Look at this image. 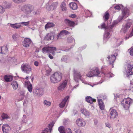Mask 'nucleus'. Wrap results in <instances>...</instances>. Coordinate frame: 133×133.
Here are the masks:
<instances>
[{
    "label": "nucleus",
    "mask_w": 133,
    "mask_h": 133,
    "mask_svg": "<svg viewBox=\"0 0 133 133\" xmlns=\"http://www.w3.org/2000/svg\"><path fill=\"white\" fill-rule=\"evenodd\" d=\"M34 8L31 5H25L22 7L21 10L25 13L24 16H27L34 11Z\"/></svg>",
    "instance_id": "nucleus-1"
},
{
    "label": "nucleus",
    "mask_w": 133,
    "mask_h": 133,
    "mask_svg": "<svg viewBox=\"0 0 133 133\" xmlns=\"http://www.w3.org/2000/svg\"><path fill=\"white\" fill-rule=\"evenodd\" d=\"M123 104V106L125 109L129 108L130 105L133 103V100L128 97L124 99L122 102Z\"/></svg>",
    "instance_id": "nucleus-2"
},
{
    "label": "nucleus",
    "mask_w": 133,
    "mask_h": 133,
    "mask_svg": "<svg viewBox=\"0 0 133 133\" xmlns=\"http://www.w3.org/2000/svg\"><path fill=\"white\" fill-rule=\"evenodd\" d=\"M99 71L97 67L93 68L87 74L89 77H92L94 76H98L99 74Z\"/></svg>",
    "instance_id": "nucleus-3"
},
{
    "label": "nucleus",
    "mask_w": 133,
    "mask_h": 133,
    "mask_svg": "<svg viewBox=\"0 0 133 133\" xmlns=\"http://www.w3.org/2000/svg\"><path fill=\"white\" fill-rule=\"evenodd\" d=\"M56 48L55 47L47 46L44 47L42 49V52L44 54L46 53H52L53 55H55Z\"/></svg>",
    "instance_id": "nucleus-4"
},
{
    "label": "nucleus",
    "mask_w": 133,
    "mask_h": 133,
    "mask_svg": "<svg viewBox=\"0 0 133 133\" xmlns=\"http://www.w3.org/2000/svg\"><path fill=\"white\" fill-rule=\"evenodd\" d=\"M21 69L22 71L27 74H29L32 71L31 66L27 64H22L21 66Z\"/></svg>",
    "instance_id": "nucleus-5"
},
{
    "label": "nucleus",
    "mask_w": 133,
    "mask_h": 133,
    "mask_svg": "<svg viewBox=\"0 0 133 133\" xmlns=\"http://www.w3.org/2000/svg\"><path fill=\"white\" fill-rule=\"evenodd\" d=\"M110 112V117L111 119H114L117 117L118 113L116 110L111 109Z\"/></svg>",
    "instance_id": "nucleus-6"
},
{
    "label": "nucleus",
    "mask_w": 133,
    "mask_h": 133,
    "mask_svg": "<svg viewBox=\"0 0 133 133\" xmlns=\"http://www.w3.org/2000/svg\"><path fill=\"white\" fill-rule=\"evenodd\" d=\"M126 71L127 73V77L130 78V77H132V76H133V65L132 66L129 65L127 67Z\"/></svg>",
    "instance_id": "nucleus-7"
},
{
    "label": "nucleus",
    "mask_w": 133,
    "mask_h": 133,
    "mask_svg": "<svg viewBox=\"0 0 133 133\" xmlns=\"http://www.w3.org/2000/svg\"><path fill=\"white\" fill-rule=\"evenodd\" d=\"M55 122L54 121H52L50 122L49 124L48 127L43 131L42 133H50L52 130V129L54 126Z\"/></svg>",
    "instance_id": "nucleus-8"
},
{
    "label": "nucleus",
    "mask_w": 133,
    "mask_h": 133,
    "mask_svg": "<svg viewBox=\"0 0 133 133\" xmlns=\"http://www.w3.org/2000/svg\"><path fill=\"white\" fill-rule=\"evenodd\" d=\"M58 77V73L57 72L54 73L50 78L51 82L54 83H57L58 82L57 78Z\"/></svg>",
    "instance_id": "nucleus-9"
},
{
    "label": "nucleus",
    "mask_w": 133,
    "mask_h": 133,
    "mask_svg": "<svg viewBox=\"0 0 133 133\" xmlns=\"http://www.w3.org/2000/svg\"><path fill=\"white\" fill-rule=\"evenodd\" d=\"M76 123L79 127H84L86 125V122L82 118H79L76 121Z\"/></svg>",
    "instance_id": "nucleus-10"
},
{
    "label": "nucleus",
    "mask_w": 133,
    "mask_h": 133,
    "mask_svg": "<svg viewBox=\"0 0 133 133\" xmlns=\"http://www.w3.org/2000/svg\"><path fill=\"white\" fill-rule=\"evenodd\" d=\"M31 42V40L29 38H25L23 42V46L27 48L29 46Z\"/></svg>",
    "instance_id": "nucleus-11"
},
{
    "label": "nucleus",
    "mask_w": 133,
    "mask_h": 133,
    "mask_svg": "<svg viewBox=\"0 0 133 133\" xmlns=\"http://www.w3.org/2000/svg\"><path fill=\"white\" fill-rule=\"evenodd\" d=\"M44 89L43 88H39L35 89L34 93L37 95L42 96L44 93Z\"/></svg>",
    "instance_id": "nucleus-12"
},
{
    "label": "nucleus",
    "mask_w": 133,
    "mask_h": 133,
    "mask_svg": "<svg viewBox=\"0 0 133 133\" xmlns=\"http://www.w3.org/2000/svg\"><path fill=\"white\" fill-rule=\"evenodd\" d=\"M2 128L3 133H8L11 130L10 127L8 124H3Z\"/></svg>",
    "instance_id": "nucleus-13"
},
{
    "label": "nucleus",
    "mask_w": 133,
    "mask_h": 133,
    "mask_svg": "<svg viewBox=\"0 0 133 133\" xmlns=\"http://www.w3.org/2000/svg\"><path fill=\"white\" fill-rule=\"evenodd\" d=\"M69 98V96H66L64 98L62 101L61 103L59 104V107L61 108H63L65 106L66 102L68 101Z\"/></svg>",
    "instance_id": "nucleus-14"
},
{
    "label": "nucleus",
    "mask_w": 133,
    "mask_h": 133,
    "mask_svg": "<svg viewBox=\"0 0 133 133\" xmlns=\"http://www.w3.org/2000/svg\"><path fill=\"white\" fill-rule=\"evenodd\" d=\"M67 81L66 80H65L62 83L60 84L59 86V90L62 91L64 90V88L66 87L67 85Z\"/></svg>",
    "instance_id": "nucleus-15"
},
{
    "label": "nucleus",
    "mask_w": 133,
    "mask_h": 133,
    "mask_svg": "<svg viewBox=\"0 0 133 133\" xmlns=\"http://www.w3.org/2000/svg\"><path fill=\"white\" fill-rule=\"evenodd\" d=\"M25 85L27 86V89L29 91L30 93L32 91V84L30 82L26 81L25 82Z\"/></svg>",
    "instance_id": "nucleus-16"
},
{
    "label": "nucleus",
    "mask_w": 133,
    "mask_h": 133,
    "mask_svg": "<svg viewBox=\"0 0 133 133\" xmlns=\"http://www.w3.org/2000/svg\"><path fill=\"white\" fill-rule=\"evenodd\" d=\"M114 25V24H113L109 27L107 26H106L105 23H103L101 25V29L103 28L105 29L106 31H108H108H109L110 30V29H111L113 28Z\"/></svg>",
    "instance_id": "nucleus-17"
},
{
    "label": "nucleus",
    "mask_w": 133,
    "mask_h": 133,
    "mask_svg": "<svg viewBox=\"0 0 133 133\" xmlns=\"http://www.w3.org/2000/svg\"><path fill=\"white\" fill-rule=\"evenodd\" d=\"M122 13L123 16L125 18L128 17L129 15V10L127 8H125L122 11Z\"/></svg>",
    "instance_id": "nucleus-18"
},
{
    "label": "nucleus",
    "mask_w": 133,
    "mask_h": 133,
    "mask_svg": "<svg viewBox=\"0 0 133 133\" xmlns=\"http://www.w3.org/2000/svg\"><path fill=\"white\" fill-rule=\"evenodd\" d=\"M74 79L75 81H77L78 79H80L81 75L78 71H75L74 74Z\"/></svg>",
    "instance_id": "nucleus-19"
},
{
    "label": "nucleus",
    "mask_w": 133,
    "mask_h": 133,
    "mask_svg": "<svg viewBox=\"0 0 133 133\" xmlns=\"http://www.w3.org/2000/svg\"><path fill=\"white\" fill-rule=\"evenodd\" d=\"M110 62V64L112 65L113 66V64L114 61L116 59V57L114 55H112L109 56L107 57Z\"/></svg>",
    "instance_id": "nucleus-20"
},
{
    "label": "nucleus",
    "mask_w": 133,
    "mask_h": 133,
    "mask_svg": "<svg viewBox=\"0 0 133 133\" xmlns=\"http://www.w3.org/2000/svg\"><path fill=\"white\" fill-rule=\"evenodd\" d=\"M9 25L12 28L14 29H19L21 27V25L19 23H15L12 24L11 23L9 24Z\"/></svg>",
    "instance_id": "nucleus-21"
},
{
    "label": "nucleus",
    "mask_w": 133,
    "mask_h": 133,
    "mask_svg": "<svg viewBox=\"0 0 133 133\" xmlns=\"http://www.w3.org/2000/svg\"><path fill=\"white\" fill-rule=\"evenodd\" d=\"M8 49L6 46H3L2 47H0V53L3 54H5L7 52Z\"/></svg>",
    "instance_id": "nucleus-22"
},
{
    "label": "nucleus",
    "mask_w": 133,
    "mask_h": 133,
    "mask_svg": "<svg viewBox=\"0 0 133 133\" xmlns=\"http://www.w3.org/2000/svg\"><path fill=\"white\" fill-rule=\"evenodd\" d=\"M99 107L101 110H103L104 108V105L103 103L102 100L100 99H98Z\"/></svg>",
    "instance_id": "nucleus-23"
},
{
    "label": "nucleus",
    "mask_w": 133,
    "mask_h": 133,
    "mask_svg": "<svg viewBox=\"0 0 133 133\" xmlns=\"http://www.w3.org/2000/svg\"><path fill=\"white\" fill-rule=\"evenodd\" d=\"M60 9L63 11H66L67 10L66 5L64 2H62L60 6Z\"/></svg>",
    "instance_id": "nucleus-24"
},
{
    "label": "nucleus",
    "mask_w": 133,
    "mask_h": 133,
    "mask_svg": "<svg viewBox=\"0 0 133 133\" xmlns=\"http://www.w3.org/2000/svg\"><path fill=\"white\" fill-rule=\"evenodd\" d=\"M81 112L84 115L87 117L89 116L90 114V113L88 111H87L86 109L84 108L81 109Z\"/></svg>",
    "instance_id": "nucleus-25"
},
{
    "label": "nucleus",
    "mask_w": 133,
    "mask_h": 133,
    "mask_svg": "<svg viewBox=\"0 0 133 133\" xmlns=\"http://www.w3.org/2000/svg\"><path fill=\"white\" fill-rule=\"evenodd\" d=\"M86 101L88 102L90 104L92 103L93 102H96V99H93L90 96H87L86 97Z\"/></svg>",
    "instance_id": "nucleus-26"
},
{
    "label": "nucleus",
    "mask_w": 133,
    "mask_h": 133,
    "mask_svg": "<svg viewBox=\"0 0 133 133\" xmlns=\"http://www.w3.org/2000/svg\"><path fill=\"white\" fill-rule=\"evenodd\" d=\"M69 6L70 8L73 10H76L77 8V5L75 3H70Z\"/></svg>",
    "instance_id": "nucleus-27"
},
{
    "label": "nucleus",
    "mask_w": 133,
    "mask_h": 133,
    "mask_svg": "<svg viewBox=\"0 0 133 133\" xmlns=\"http://www.w3.org/2000/svg\"><path fill=\"white\" fill-rule=\"evenodd\" d=\"M65 21L66 24L69 26L72 27L74 25L75 23L73 21H71L68 19H65Z\"/></svg>",
    "instance_id": "nucleus-28"
},
{
    "label": "nucleus",
    "mask_w": 133,
    "mask_h": 133,
    "mask_svg": "<svg viewBox=\"0 0 133 133\" xmlns=\"http://www.w3.org/2000/svg\"><path fill=\"white\" fill-rule=\"evenodd\" d=\"M4 78L7 82H9L12 81L13 79V77L12 76L6 75L4 76Z\"/></svg>",
    "instance_id": "nucleus-29"
},
{
    "label": "nucleus",
    "mask_w": 133,
    "mask_h": 133,
    "mask_svg": "<svg viewBox=\"0 0 133 133\" xmlns=\"http://www.w3.org/2000/svg\"><path fill=\"white\" fill-rule=\"evenodd\" d=\"M54 26V24L52 23L48 22L45 26V29L46 30L51 27Z\"/></svg>",
    "instance_id": "nucleus-30"
},
{
    "label": "nucleus",
    "mask_w": 133,
    "mask_h": 133,
    "mask_svg": "<svg viewBox=\"0 0 133 133\" xmlns=\"http://www.w3.org/2000/svg\"><path fill=\"white\" fill-rule=\"evenodd\" d=\"M51 102L47 100H44L43 102V104L46 107H48L51 106Z\"/></svg>",
    "instance_id": "nucleus-31"
},
{
    "label": "nucleus",
    "mask_w": 133,
    "mask_h": 133,
    "mask_svg": "<svg viewBox=\"0 0 133 133\" xmlns=\"http://www.w3.org/2000/svg\"><path fill=\"white\" fill-rule=\"evenodd\" d=\"M68 129H65L63 127L61 126L59 127V131L60 133H66V131H67Z\"/></svg>",
    "instance_id": "nucleus-32"
},
{
    "label": "nucleus",
    "mask_w": 133,
    "mask_h": 133,
    "mask_svg": "<svg viewBox=\"0 0 133 133\" xmlns=\"http://www.w3.org/2000/svg\"><path fill=\"white\" fill-rule=\"evenodd\" d=\"M11 85L14 89L16 90L17 88L18 85L17 82L16 81H13Z\"/></svg>",
    "instance_id": "nucleus-33"
},
{
    "label": "nucleus",
    "mask_w": 133,
    "mask_h": 133,
    "mask_svg": "<svg viewBox=\"0 0 133 133\" xmlns=\"http://www.w3.org/2000/svg\"><path fill=\"white\" fill-rule=\"evenodd\" d=\"M69 33V32L68 31L64 30H63L61 31L59 34V37L62 35H63L64 36V35H66L68 34Z\"/></svg>",
    "instance_id": "nucleus-34"
},
{
    "label": "nucleus",
    "mask_w": 133,
    "mask_h": 133,
    "mask_svg": "<svg viewBox=\"0 0 133 133\" xmlns=\"http://www.w3.org/2000/svg\"><path fill=\"white\" fill-rule=\"evenodd\" d=\"M58 6V3L57 2L54 3L51 5L50 6V10H53L55 9V7H56Z\"/></svg>",
    "instance_id": "nucleus-35"
},
{
    "label": "nucleus",
    "mask_w": 133,
    "mask_h": 133,
    "mask_svg": "<svg viewBox=\"0 0 133 133\" xmlns=\"http://www.w3.org/2000/svg\"><path fill=\"white\" fill-rule=\"evenodd\" d=\"M52 38L54 39V37L50 34H48L45 37V39L48 40H51Z\"/></svg>",
    "instance_id": "nucleus-36"
},
{
    "label": "nucleus",
    "mask_w": 133,
    "mask_h": 133,
    "mask_svg": "<svg viewBox=\"0 0 133 133\" xmlns=\"http://www.w3.org/2000/svg\"><path fill=\"white\" fill-rule=\"evenodd\" d=\"M6 7H3L2 6L0 5V14H3L5 11V9L6 8Z\"/></svg>",
    "instance_id": "nucleus-37"
},
{
    "label": "nucleus",
    "mask_w": 133,
    "mask_h": 133,
    "mask_svg": "<svg viewBox=\"0 0 133 133\" xmlns=\"http://www.w3.org/2000/svg\"><path fill=\"white\" fill-rule=\"evenodd\" d=\"M1 117L2 118V120L10 118L7 115L4 113L1 116Z\"/></svg>",
    "instance_id": "nucleus-38"
},
{
    "label": "nucleus",
    "mask_w": 133,
    "mask_h": 133,
    "mask_svg": "<svg viewBox=\"0 0 133 133\" xmlns=\"http://www.w3.org/2000/svg\"><path fill=\"white\" fill-rule=\"evenodd\" d=\"M109 14L107 12H106L104 14V15L103 17V18L105 21H106L108 20L109 18Z\"/></svg>",
    "instance_id": "nucleus-39"
},
{
    "label": "nucleus",
    "mask_w": 133,
    "mask_h": 133,
    "mask_svg": "<svg viewBox=\"0 0 133 133\" xmlns=\"http://www.w3.org/2000/svg\"><path fill=\"white\" fill-rule=\"evenodd\" d=\"M110 34L109 32H105L104 36V39H108L109 38Z\"/></svg>",
    "instance_id": "nucleus-40"
},
{
    "label": "nucleus",
    "mask_w": 133,
    "mask_h": 133,
    "mask_svg": "<svg viewBox=\"0 0 133 133\" xmlns=\"http://www.w3.org/2000/svg\"><path fill=\"white\" fill-rule=\"evenodd\" d=\"M129 29L124 26L121 30V32H123L124 33H126Z\"/></svg>",
    "instance_id": "nucleus-41"
},
{
    "label": "nucleus",
    "mask_w": 133,
    "mask_h": 133,
    "mask_svg": "<svg viewBox=\"0 0 133 133\" xmlns=\"http://www.w3.org/2000/svg\"><path fill=\"white\" fill-rule=\"evenodd\" d=\"M18 35L17 34H13L12 36V38L14 41H16L18 37Z\"/></svg>",
    "instance_id": "nucleus-42"
},
{
    "label": "nucleus",
    "mask_w": 133,
    "mask_h": 133,
    "mask_svg": "<svg viewBox=\"0 0 133 133\" xmlns=\"http://www.w3.org/2000/svg\"><path fill=\"white\" fill-rule=\"evenodd\" d=\"M29 21L27 22H22L20 23L21 25L24 26H28L29 24Z\"/></svg>",
    "instance_id": "nucleus-43"
},
{
    "label": "nucleus",
    "mask_w": 133,
    "mask_h": 133,
    "mask_svg": "<svg viewBox=\"0 0 133 133\" xmlns=\"http://www.w3.org/2000/svg\"><path fill=\"white\" fill-rule=\"evenodd\" d=\"M46 70L48 75L52 71L51 68H50L49 66H48V67L46 68Z\"/></svg>",
    "instance_id": "nucleus-44"
},
{
    "label": "nucleus",
    "mask_w": 133,
    "mask_h": 133,
    "mask_svg": "<svg viewBox=\"0 0 133 133\" xmlns=\"http://www.w3.org/2000/svg\"><path fill=\"white\" fill-rule=\"evenodd\" d=\"M131 23L128 22L124 26L129 29L131 26Z\"/></svg>",
    "instance_id": "nucleus-45"
},
{
    "label": "nucleus",
    "mask_w": 133,
    "mask_h": 133,
    "mask_svg": "<svg viewBox=\"0 0 133 133\" xmlns=\"http://www.w3.org/2000/svg\"><path fill=\"white\" fill-rule=\"evenodd\" d=\"M20 95V96H22V99H23L24 96V94L25 93L24 92L22 91H21L19 92Z\"/></svg>",
    "instance_id": "nucleus-46"
},
{
    "label": "nucleus",
    "mask_w": 133,
    "mask_h": 133,
    "mask_svg": "<svg viewBox=\"0 0 133 133\" xmlns=\"http://www.w3.org/2000/svg\"><path fill=\"white\" fill-rule=\"evenodd\" d=\"M129 51L130 55L131 56H133V48H131L129 50Z\"/></svg>",
    "instance_id": "nucleus-47"
},
{
    "label": "nucleus",
    "mask_w": 133,
    "mask_h": 133,
    "mask_svg": "<svg viewBox=\"0 0 133 133\" xmlns=\"http://www.w3.org/2000/svg\"><path fill=\"white\" fill-rule=\"evenodd\" d=\"M67 41L68 42L71 43L73 41V39L71 37H68L67 39Z\"/></svg>",
    "instance_id": "nucleus-48"
},
{
    "label": "nucleus",
    "mask_w": 133,
    "mask_h": 133,
    "mask_svg": "<svg viewBox=\"0 0 133 133\" xmlns=\"http://www.w3.org/2000/svg\"><path fill=\"white\" fill-rule=\"evenodd\" d=\"M25 0H13V1L15 3H18L20 2L24 1Z\"/></svg>",
    "instance_id": "nucleus-49"
},
{
    "label": "nucleus",
    "mask_w": 133,
    "mask_h": 133,
    "mask_svg": "<svg viewBox=\"0 0 133 133\" xmlns=\"http://www.w3.org/2000/svg\"><path fill=\"white\" fill-rule=\"evenodd\" d=\"M67 58L66 56H64L62 58L61 60L64 61H66L67 60Z\"/></svg>",
    "instance_id": "nucleus-50"
},
{
    "label": "nucleus",
    "mask_w": 133,
    "mask_h": 133,
    "mask_svg": "<svg viewBox=\"0 0 133 133\" xmlns=\"http://www.w3.org/2000/svg\"><path fill=\"white\" fill-rule=\"evenodd\" d=\"M114 8L116 10H119L121 8L119 5H117L114 7Z\"/></svg>",
    "instance_id": "nucleus-51"
},
{
    "label": "nucleus",
    "mask_w": 133,
    "mask_h": 133,
    "mask_svg": "<svg viewBox=\"0 0 133 133\" xmlns=\"http://www.w3.org/2000/svg\"><path fill=\"white\" fill-rule=\"evenodd\" d=\"M124 17V16H123V15L122 16H119L118 18V20H119V21H121L122 19Z\"/></svg>",
    "instance_id": "nucleus-52"
},
{
    "label": "nucleus",
    "mask_w": 133,
    "mask_h": 133,
    "mask_svg": "<svg viewBox=\"0 0 133 133\" xmlns=\"http://www.w3.org/2000/svg\"><path fill=\"white\" fill-rule=\"evenodd\" d=\"M69 17L72 18H74L76 17V15L75 14H73L70 15Z\"/></svg>",
    "instance_id": "nucleus-53"
},
{
    "label": "nucleus",
    "mask_w": 133,
    "mask_h": 133,
    "mask_svg": "<svg viewBox=\"0 0 133 133\" xmlns=\"http://www.w3.org/2000/svg\"><path fill=\"white\" fill-rule=\"evenodd\" d=\"M105 125L106 127L109 128H110L111 127L109 123H105Z\"/></svg>",
    "instance_id": "nucleus-54"
},
{
    "label": "nucleus",
    "mask_w": 133,
    "mask_h": 133,
    "mask_svg": "<svg viewBox=\"0 0 133 133\" xmlns=\"http://www.w3.org/2000/svg\"><path fill=\"white\" fill-rule=\"evenodd\" d=\"M39 63L37 61H35L34 63V65L36 66L38 65Z\"/></svg>",
    "instance_id": "nucleus-55"
},
{
    "label": "nucleus",
    "mask_w": 133,
    "mask_h": 133,
    "mask_svg": "<svg viewBox=\"0 0 133 133\" xmlns=\"http://www.w3.org/2000/svg\"><path fill=\"white\" fill-rule=\"evenodd\" d=\"M76 133H83L80 129H78L75 131Z\"/></svg>",
    "instance_id": "nucleus-56"
},
{
    "label": "nucleus",
    "mask_w": 133,
    "mask_h": 133,
    "mask_svg": "<svg viewBox=\"0 0 133 133\" xmlns=\"http://www.w3.org/2000/svg\"><path fill=\"white\" fill-rule=\"evenodd\" d=\"M67 130V133H72V131L69 128H68Z\"/></svg>",
    "instance_id": "nucleus-57"
},
{
    "label": "nucleus",
    "mask_w": 133,
    "mask_h": 133,
    "mask_svg": "<svg viewBox=\"0 0 133 133\" xmlns=\"http://www.w3.org/2000/svg\"><path fill=\"white\" fill-rule=\"evenodd\" d=\"M98 123V120L97 119H95L94 121V124L95 125H96Z\"/></svg>",
    "instance_id": "nucleus-58"
},
{
    "label": "nucleus",
    "mask_w": 133,
    "mask_h": 133,
    "mask_svg": "<svg viewBox=\"0 0 133 133\" xmlns=\"http://www.w3.org/2000/svg\"><path fill=\"white\" fill-rule=\"evenodd\" d=\"M49 57L51 59H52L53 58V57L51 54L49 55Z\"/></svg>",
    "instance_id": "nucleus-59"
},
{
    "label": "nucleus",
    "mask_w": 133,
    "mask_h": 133,
    "mask_svg": "<svg viewBox=\"0 0 133 133\" xmlns=\"http://www.w3.org/2000/svg\"><path fill=\"white\" fill-rule=\"evenodd\" d=\"M62 77V74H60L59 75V79L60 78L59 80H60Z\"/></svg>",
    "instance_id": "nucleus-60"
},
{
    "label": "nucleus",
    "mask_w": 133,
    "mask_h": 133,
    "mask_svg": "<svg viewBox=\"0 0 133 133\" xmlns=\"http://www.w3.org/2000/svg\"><path fill=\"white\" fill-rule=\"evenodd\" d=\"M123 41H120L119 42V44H118V46H119V45H120L122 43V42H123Z\"/></svg>",
    "instance_id": "nucleus-61"
},
{
    "label": "nucleus",
    "mask_w": 133,
    "mask_h": 133,
    "mask_svg": "<svg viewBox=\"0 0 133 133\" xmlns=\"http://www.w3.org/2000/svg\"><path fill=\"white\" fill-rule=\"evenodd\" d=\"M118 55V54L117 53H115L114 55H114L116 57V56H117Z\"/></svg>",
    "instance_id": "nucleus-62"
},
{
    "label": "nucleus",
    "mask_w": 133,
    "mask_h": 133,
    "mask_svg": "<svg viewBox=\"0 0 133 133\" xmlns=\"http://www.w3.org/2000/svg\"><path fill=\"white\" fill-rule=\"evenodd\" d=\"M29 76H27L26 78V79L28 80V79H29Z\"/></svg>",
    "instance_id": "nucleus-63"
},
{
    "label": "nucleus",
    "mask_w": 133,
    "mask_h": 133,
    "mask_svg": "<svg viewBox=\"0 0 133 133\" xmlns=\"http://www.w3.org/2000/svg\"><path fill=\"white\" fill-rule=\"evenodd\" d=\"M78 86V85H76L74 87V88H76V87H77Z\"/></svg>",
    "instance_id": "nucleus-64"
}]
</instances>
